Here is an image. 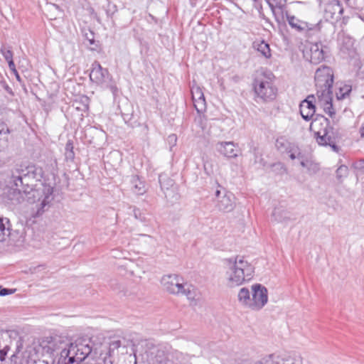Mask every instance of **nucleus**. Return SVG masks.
Here are the masks:
<instances>
[{"mask_svg":"<svg viewBox=\"0 0 364 364\" xmlns=\"http://www.w3.org/2000/svg\"><path fill=\"white\" fill-rule=\"evenodd\" d=\"M300 164L304 168H309V166L312 164V161L307 157L306 159H303L300 161Z\"/></svg>","mask_w":364,"mask_h":364,"instance_id":"nucleus-42","label":"nucleus"},{"mask_svg":"<svg viewBox=\"0 0 364 364\" xmlns=\"http://www.w3.org/2000/svg\"><path fill=\"white\" fill-rule=\"evenodd\" d=\"M90 79L97 85H103L109 82L110 75L107 69L103 68L99 62L95 61L92 64Z\"/></svg>","mask_w":364,"mask_h":364,"instance_id":"nucleus-11","label":"nucleus"},{"mask_svg":"<svg viewBox=\"0 0 364 364\" xmlns=\"http://www.w3.org/2000/svg\"><path fill=\"white\" fill-rule=\"evenodd\" d=\"M352 90L351 85H344L343 87L339 88V90L336 92V97L338 100H343L348 97Z\"/></svg>","mask_w":364,"mask_h":364,"instance_id":"nucleus-28","label":"nucleus"},{"mask_svg":"<svg viewBox=\"0 0 364 364\" xmlns=\"http://www.w3.org/2000/svg\"><path fill=\"white\" fill-rule=\"evenodd\" d=\"M191 95L194 107L198 112H202L205 108V100L202 89L198 86L191 87Z\"/></svg>","mask_w":364,"mask_h":364,"instance_id":"nucleus-18","label":"nucleus"},{"mask_svg":"<svg viewBox=\"0 0 364 364\" xmlns=\"http://www.w3.org/2000/svg\"><path fill=\"white\" fill-rule=\"evenodd\" d=\"M162 177H163V176H161V175H160V176H159V183H160V185H161V188L162 189H164V188H166V189H168V187H166V186H165V184L162 182Z\"/></svg>","mask_w":364,"mask_h":364,"instance_id":"nucleus-47","label":"nucleus"},{"mask_svg":"<svg viewBox=\"0 0 364 364\" xmlns=\"http://www.w3.org/2000/svg\"><path fill=\"white\" fill-rule=\"evenodd\" d=\"M132 190L136 195H143L146 192L145 184L138 176H132L131 178Z\"/></svg>","mask_w":364,"mask_h":364,"instance_id":"nucleus-21","label":"nucleus"},{"mask_svg":"<svg viewBox=\"0 0 364 364\" xmlns=\"http://www.w3.org/2000/svg\"><path fill=\"white\" fill-rule=\"evenodd\" d=\"M299 111L304 120L309 121L312 118L316 112L314 95H309L300 103Z\"/></svg>","mask_w":364,"mask_h":364,"instance_id":"nucleus-14","label":"nucleus"},{"mask_svg":"<svg viewBox=\"0 0 364 364\" xmlns=\"http://www.w3.org/2000/svg\"><path fill=\"white\" fill-rule=\"evenodd\" d=\"M274 2V7L277 11V17L280 20L284 18V14H286V4L287 0H272Z\"/></svg>","mask_w":364,"mask_h":364,"instance_id":"nucleus-26","label":"nucleus"},{"mask_svg":"<svg viewBox=\"0 0 364 364\" xmlns=\"http://www.w3.org/2000/svg\"><path fill=\"white\" fill-rule=\"evenodd\" d=\"M75 354L70 353L68 356L63 358L61 355L59 358L58 360V364H73L75 362H78L77 356H75Z\"/></svg>","mask_w":364,"mask_h":364,"instance_id":"nucleus-31","label":"nucleus"},{"mask_svg":"<svg viewBox=\"0 0 364 364\" xmlns=\"http://www.w3.org/2000/svg\"><path fill=\"white\" fill-rule=\"evenodd\" d=\"M228 269L226 271L227 284L235 287L249 282L253 277L255 267L244 257L237 256L227 259Z\"/></svg>","mask_w":364,"mask_h":364,"instance_id":"nucleus-2","label":"nucleus"},{"mask_svg":"<svg viewBox=\"0 0 364 364\" xmlns=\"http://www.w3.org/2000/svg\"><path fill=\"white\" fill-rule=\"evenodd\" d=\"M267 288L260 284L252 285L250 309L255 311L260 310L267 303Z\"/></svg>","mask_w":364,"mask_h":364,"instance_id":"nucleus-9","label":"nucleus"},{"mask_svg":"<svg viewBox=\"0 0 364 364\" xmlns=\"http://www.w3.org/2000/svg\"><path fill=\"white\" fill-rule=\"evenodd\" d=\"M92 352L90 341L85 339H77L75 343H69L68 348H64L61 351V356L65 358L70 353L75 354L77 356L78 362H82Z\"/></svg>","mask_w":364,"mask_h":364,"instance_id":"nucleus-6","label":"nucleus"},{"mask_svg":"<svg viewBox=\"0 0 364 364\" xmlns=\"http://www.w3.org/2000/svg\"><path fill=\"white\" fill-rule=\"evenodd\" d=\"M332 95L333 93H328L326 95H322V96H321V95H316L318 102L323 107L324 112L328 114L331 118L336 114L332 104Z\"/></svg>","mask_w":364,"mask_h":364,"instance_id":"nucleus-19","label":"nucleus"},{"mask_svg":"<svg viewBox=\"0 0 364 364\" xmlns=\"http://www.w3.org/2000/svg\"><path fill=\"white\" fill-rule=\"evenodd\" d=\"M359 132L360 134V136L362 138H364V124H363L362 126L360 127Z\"/></svg>","mask_w":364,"mask_h":364,"instance_id":"nucleus-49","label":"nucleus"},{"mask_svg":"<svg viewBox=\"0 0 364 364\" xmlns=\"http://www.w3.org/2000/svg\"><path fill=\"white\" fill-rule=\"evenodd\" d=\"M333 71L330 67L321 65L317 68L314 77L316 95L333 93Z\"/></svg>","mask_w":364,"mask_h":364,"instance_id":"nucleus-5","label":"nucleus"},{"mask_svg":"<svg viewBox=\"0 0 364 364\" xmlns=\"http://www.w3.org/2000/svg\"><path fill=\"white\" fill-rule=\"evenodd\" d=\"M167 141L171 146H174L176 144L177 136L176 134H171L168 136Z\"/></svg>","mask_w":364,"mask_h":364,"instance_id":"nucleus-41","label":"nucleus"},{"mask_svg":"<svg viewBox=\"0 0 364 364\" xmlns=\"http://www.w3.org/2000/svg\"><path fill=\"white\" fill-rule=\"evenodd\" d=\"M133 214L136 219L141 222L146 221L145 214L139 208L134 207L133 209Z\"/></svg>","mask_w":364,"mask_h":364,"instance_id":"nucleus-36","label":"nucleus"},{"mask_svg":"<svg viewBox=\"0 0 364 364\" xmlns=\"http://www.w3.org/2000/svg\"><path fill=\"white\" fill-rule=\"evenodd\" d=\"M296 154L297 153H292V154H289V156L291 159L294 160L295 159H296Z\"/></svg>","mask_w":364,"mask_h":364,"instance_id":"nucleus-51","label":"nucleus"},{"mask_svg":"<svg viewBox=\"0 0 364 364\" xmlns=\"http://www.w3.org/2000/svg\"><path fill=\"white\" fill-rule=\"evenodd\" d=\"M122 117L124 122L131 127H135L139 125V117L134 113L133 107L130 104H127L121 109Z\"/></svg>","mask_w":364,"mask_h":364,"instance_id":"nucleus-17","label":"nucleus"},{"mask_svg":"<svg viewBox=\"0 0 364 364\" xmlns=\"http://www.w3.org/2000/svg\"><path fill=\"white\" fill-rule=\"evenodd\" d=\"M186 288L183 285V289L180 294L186 295L189 300H194L196 296V289L191 285L186 284Z\"/></svg>","mask_w":364,"mask_h":364,"instance_id":"nucleus-30","label":"nucleus"},{"mask_svg":"<svg viewBox=\"0 0 364 364\" xmlns=\"http://www.w3.org/2000/svg\"><path fill=\"white\" fill-rule=\"evenodd\" d=\"M325 12L328 18L338 21L343 17V7L339 0H333L326 6Z\"/></svg>","mask_w":364,"mask_h":364,"instance_id":"nucleus-15","label":"nucleus"},{"mask_svg":"<svg viewBox=\"0 0 364 364\" xmlns=\"http://www.w3.org/2000/svg\"><path fill=\"white\" fill-rule=\"evenodd\" d=\"M254 47H255L258 52H259L262 56L266 58H269L272 56L271 50L269 45L264 41H262L259 43H254Z\"/></svg>","mask_w":364,"mask_h":364,"instance_id":"nucleus-25","label":"nucleus"},{"mask_svg":"<svg viewBox=\"0 0 364 364\" xmlns=\"http://www.w3.org/2000/svg\"><path fill=\"white\" fill-rule=\"evenodd\" d=\"M15 291H16V289L2 288L1 287V289H0V296H6V295L12 294H14L15 292Z\"/></svg>","mask_w":364,"mask_h":364,"instance_id":"nucleus-39","label":"nucleus"},{"mask_svg":"<svg viewBox=\"0 0 364 364\" xmlns=\"http://www.w3.org/2000/svg\"><path fill=\"white\" fill-rule=\"evenodd\" d=\"M121 346V341L119 339H115L110 341L109 344V353H111L114 352L115 350L118 349Z\"/></svg>","mask_w":364,"mask_h":364,"instance_id":"nucleus-37","label":"nucleus"},{"mask_svg":"<svg viewBox=\"0 0 364 364\" xmlns=\"http://www.w3.org/2000/svg\"><path fill=\"white\" fill-rule=\"evenodd\" d=\"M6 223H9V220L8 219H6Z\"/></svg>","mask_w":364,"mask_h":364,"instance_id":"nucleus-55","label":"nucleus"},{"mask_svg":"<svg viewBox=\"0 0 364 364\" xmlns=\"http://www.w3.org/2000/svg\"><path fill=\"white\" fill-rule=\"evenodd\" d=\"M176 274L165 275L161 279V284L171 294H178L183 289V284Z\"/></svg>","mask_w":364,"mask_h":364,"instance_id":"nucleus-13","label":"nucleus"},{"mask_svg":"<svg viewBox=\"0 0 364 364\" xmlns=\"http://www.w3.org/2000/svg\"><path fill=\"white\" fill-rule=\"evenodd\" d=\"M294 144H295L294 143L291 142V143L289 144V146L287 147V150H284V151L282 152V154H284V153H285V154H288V153L289 152L290 149H291L292 146H293Z\"/></svg>","mask_w":364,"mask_h":364,"instance_id":"nucleus-48","label":"nucleus"},{"mask_svg":"<svg viewBox=\"0 0 364 364\" xmlns=\"http://www.w3.org/2000/svg\"><path fill=\"white\" fill-rule=\"evenodd\" d=\"M114 88H115V87H114V86H111V89H112V90H113V89H114Z\"/></svg>","mask_w":364,"mask_h":364,"instance_id":"nucleus-54","label":"nucleus"},{"mask_svg":"<svg viewBox=\"0 0 364 364\" xmlns=\"http://www.w3.org/2000/svg\"><path fill=\"white\" fill-rule=\"evenodd\" d=\"M237 297L240 303L250 309L251 296L250 292L247 288H241L238 292Z\"/></svg>","mask_w":364,"mask_h":364,"instance_id":"nucleus-22","label":"nucleus"},{"mask_svg":"<svg viewBox=\"0 0 364 364\" xmlns=\"http://www.w3.org/2000/svg\"><path fill=\"white\" fill-rule=\"evenodd\" d=\"M254 364H302V358L296 353L285 358H281L275 354H269L264 356Z\"/></svg>","mask_w":364,"mask_h":364,"instance_id":"nucleus-10","label":"nucleus"},{"mask_svg":"<svg viewBox=\"0 0 364 364\" xmlns=\"http://www.w3.org/2000/svg\"><path fill=\"white\" fill-rule=\"evenodd\" d=\"M355 173L358 177L364 174V159L358 161L354 164Z\"/></svg>","mask_w":364,"mask_h":364,"instance_id":"nucleus-34","label":"nucleus"},{"mask_svg":"<svg viewBox=\"0 0 364 364\" xmlns=\"http://www.w3.org/2000/svg\"><path fill=\"white\" fill-rule=\"evenodd\" d=\"M348 166H346L345 165L340 166L336 171V177L338 179H341L343 177H346L348 175Z\"/></svg>","mask_w":364,"mask_h":364,"instance_id":"nucleus-35","label":"nucleus"},{"mask_svg":"<svg viewBox=\"0 0 364 364\" xmlns=\"http://www.w3.org/2000/svg\"><path fill=\"white\" fill-rule=\"evenodd\" d=\"M48 349L53 353L59 350H63L64 348L69 347V343H65L60 336H55L51 338L48 342Z\"/></svg>","mask_w":364,"mask_h":364,"instance_id":"nucleus-20","label":"nucleus"},{"mask_svg":"<svg viewBox=\"0 0 364 364\" xmlns=\"http://www.w3.org/2000/svg\"><path fill=\"white\" fill-rule=\"evenodd\" d=\"M299 149V146L295 144L292 146L291 149H290V151H289V152L288 153V154L289 155V154H292V153H296V152H298Z\"/></svg>","mask_w":364,"mask_h":364,"instance_id":"nucleus-46","label":"nucleus"},{"mask_svg":"<svg viewBox=\"0 0 364 364\" xmlns=\"http://www.w3.org/2000/svg\"><path fill=\"white\" fill-rule=\"evenodd\" d=\"M289 26L299 32H306L308 35H314L321 31L323 24L322 21L316 24L309 23L296 18L294 16H290L288 11L285 14Z\"/></svg>","mask_w":364,"mask_h":364,"instance_id":"nucleus-8","label":"nucleus"},{"mask_svg":"<svg viewBox=\"0 0 364 364\" xmlns=\"http://www.w3.org/2000/svg\"><path fill=\"white\" fill-rule=\"evenodd\" d=\"M317 124L319 127L314 131L317 143L321 146H329L333 151L338 153L340 147L336 144L333 128L331 126L329 119L322 116L311 123V126L316 127Z\"/></svg>","mask_w":364,"mask_h":364,"instance_id":"nucleus-4","label":"nucleus"},{"mask_svg":"<svg viewBox=\"0 0 364 364\" xmlns=\"http://www.w3.org/2000/svg\"><path fill=\"white\" fill-rule=\"evenodd\" d=\"M73 149L74 147L73 141L68 140L65 148V156L67 160L73 161L74 159L75 153Z\"/></svg>","mask_w":364,"mask_h":364,"instance_id":"nucleus-29","label":"nucleus"},{"mask_svg":"<svg viewBox=\"0 0 364 364\" xmlns=\"http://www.w3.org/2000/svg\"><path fill=\"white\" fill-rule=\"evenodd\" d=\"M234 195L227 191L225 188L218 185V189L215 192V207L218 211L230 213L235 208Z\"/></svg>","mask_w":364,"mask_h":364,"instance_id":"nucleus-7","label":"nucleus"},{"mask_svg":"<svg viewBox=\"0 0 364 364\" xmlns=\"http://www.w3.org/2000/svg\"><path fill=\"white\" fill-rule=\"evenodd\" d=\"M280 166V168H281L282 169H283L284 171H285V168H284V166H283V164H281V163L274 164L273 165V166Z\"/></svg>","mask_w":364,"mask_h":364,"instance_id":"nucleus-52","label":"nucleus"},{"mask_svg":"<svg viewBox=\"0 0 364 364\" xmlns=\"http://www.w3.org/2000/svg\"><path fill=\"white\" fill-rule=\"evenodd\" d=\"M4 87L8 93L13 94L11 88L8 85H6Z\"/></svg>","mask_w":364,"mask_h":364,"instance_id":"nucleus-50","label":"nucleus"},{"mask_svg":"<svg viewBox=\"0 0 364 364\" xmlns=\"http://www.w3.org/2000/svg\"><path fill=\"white\" fill-rule=\"evenodd\" d=\"M275 76L270 70L257 74L253 81V89L256 96L263 102L272 101L277 96V89L274 85Z\"/></svg>","mask_w":364,"mask_h":364,"instance_id":"nucleus-3","label":"nucleus"},{"mask_svg":"<svg viewBox=\"0 0 364 364\" xmlns=\"http://www.w3.org/2000/svg\"><path fill=\"white\" fill-rule=\"evenodd\" d=\"M217 151L225 157L235 158L237 156L239 149L232 141H220L216 144Z\"/></svg>","mask_w":364,"mask_h":364,"instance_id":"nucleus-16","label":"nucleus"},{"mask_svg":"<svg viewBox=\"0 0 364 364\" xmlns=\"http://www.w3.org/2000/svg\"><path fill=\"white\" fill-rule=\"evenodd\" d=\"M0 53L9 64V69H14V62L13 60L14 53L9 46H2L0 48Z\"/></svg>","mask_w":364,"mask_h":364,"instance_id":"nucleus-24","label":"nucleus"},{"mask_svg":"<svg viewBox=\"0 0 364 364\" xmlns=\"http://www.w3.org/2000/svg\"><path fill=\"white\" fill-rule=\"evenodd\" d=\"M10 234V228L9 227L6 228L5 224L4 223V219L0 218V241H4L5 240V235Z\"/></svg>","mask_w":364,"mask_h":364,"instance_id":"nucleus-33","label":"nucleus"},{"mask_svg":"<svg viewBox=\"0 0 364 364\" xmlns=\"http://www.w3.org/2000/svg\"><path fill=\"white\" fill-rule=\"evenodd\" d=\"M326 51L321 43H311L309 47L304 53V57L311 63L318 64L325 58Z\"/></svg>","mask_w":364,"mask_h":364,"instance_id":"nucleus-12","label":"nucleus"},{"mask_svg":"<svg viewBox=\"0 0 364 364\" xmlns=\"http://www.w3.org/2000/svg\"><path fill=\"white\" fill-rule=\"evenodd\" d=\"M291 143L285 136H279L276 139L275 146L277 149L282 153L284 150H287V147L289 146Z\"/></svg>","mask_w":364,"mask_h":364,"instance_id":"nucleus-27","label":"nucleus"},{"mask_svg":"<svg viewBox=\"0 0 364 364\" xmlns=\"http://www.w3.org/2000/svg\"><path fill=\"white\" fill-rule=\"evenodd\" d=\"M117 11V6L115 4H110L108 3V9L106 10V14L108 17L112 18L113 14Z\"/></svg>","mask_w":364,"mask_h":364,"instance_id":"nucleus-38","label":"nucleus"},{"mask_svg":"<svg viewBox=\"0 0 364 364\" xmlns=\"http://www.w3.org/2000/svg\"><path fill=\"white\" fill-rule=\"evenodd\" d=\"M168 183H166V185H165L166 187H168V186H172V184H173L172 180L168 179Z\"/></svg>","mask_w":364,"mask_h":364,"instance_id":"nucleus-53","label":"nucleus"},{"mask_svg":"<svg viewBox=\"0 0 364 364\" xmlns=\"http://www.w3.org/2000/svg\"><path fill=\"white\" fill-rule=\"evenodd\" d=\"M9 133L10 131L7 124L4 122L0 121V141H6Z\"/></svg>","mask_w":364,"mask_h":364,"instance_id":"nucleus-32","label":"nucleus"},{"mask_svg":"<svg viewBox=\"0 0 364 364\" xmlns=\"http://www.w3.org/2000/svg\"><path fill=\"white\" fill-rule=\"evenodd\" d=\"M255 2H257L259 0H253Z\"/></svg>","mask_w":364,"mask_h":364,"instance_id":"nucleus-56","label":"nucleus"},{"mask_svg":"<svg viewBox=\"0 0 364 364\" xmlns=\"http://www.w3.org/2000/svg\"><path fill=\"white\" fill-rule=\"evenodd\" d=\"M90 36H87V37H86V38H87V39L89 41L90 44V45H92V44H94V43H95L94 33H90Z\"/></svg>","mask_w":364,"mask_h":364,"instance_id":"nucleus-44","label":"nucleus"},{"mask_svg":"<svg viewBox=\"0 0 364 364\" xmlns=\"http://www.w3.org/2000/svg\"><path fill=\"white\" fill-rule=\"evenodd\" d=\"M10 70H11V72L15 75L16 80H17L18 82H21L22 80H21V77H20V75H19V74H18V71H17V70H16V65H14V69L13 68V69H10Z\"/></svg>","mask_w":364,"mask_h":364,"instance_id":"nucleus-43","label":"nucleus"},{"mask_svg":"<svg viewBox=\"0 0 364 364\" xmlns=\"http://www.w3.org/2000/svg\"><path fill=\"white\" fill-rule=\"evenodd\" d=\"M43 176L42 168L31 163L16 164L11 171L9 183L11 191L9 200L21 203L27 201L33 204L37 203V214L41 215L49 207L53 200V189L50 186L42 184L38 188H33L35 183L40 181Z\"/></svg>","mask_w":364,"mask_h":364,"instance_id":"nucleus-1","label":"nucleus"},{"mask_svg":"<svg viewBox=\"0 0 364 364\" xmlns=\"http://www.w3.org/2000/svg\"><path fill=\"white\" fill-rule=\"evenodd\" d=\"M296 159H300L301 161L303 159H306L307 158V156H305L304 154H303L301 153V151H300V149H299L298 150V152H296Z\"/></svg>","mask_w":364,"mask_h":364,"instance_id":"nucleus-45","label":"nucleus"},{"mask_svg":"<svg viewBox=\"0 0 364 364\" xmlns=\"http://www.w3.org/2000/svg\"><path fill=\"white\" fill-rule=\"evenodd\" d=\"M267 3L268 4L269 6L270 7L275 19L277 22H279V19L277 17V11H276L275 8L274 7V2H272V0H265Z\"/></svg>","mask_w":364,"mask_h":364,"instance_id":"nucleus-40","label":"nucleus"},{"mask_svg":"<svg viewBox=\"0 0 364 364\" xmlns=\"http://www.w3.org/2000/svg\"><path fill=\"white\" fill-rule=\"evenodd\" d=\"M176 357L178 358V353L176 352ZM174 354L168 353L165 356H161L159 353L156 355V364H181L178 359L173 360Z\"/></svg>","mask_w":364,"mask_h":364,"instance_id":"nucleus-23","label":"nucleus"}]
</instances>
